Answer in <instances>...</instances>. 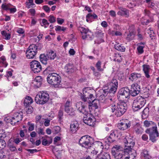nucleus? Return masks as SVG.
Wrapping results in <instances>:
<instances>
[{"label":"nucleus","mask_w":159,"mask_h":159,"mask_svg":"<svg viewBox=\"0 0 159 159\" xmlns=\"http://www.w3.org/2000/svg\"><path fill=\"white\" fill-rule=\"evenodd\" d=\"M47 80L49 84L53 85L55 87H57L61 85V77L56 73L49 74L47 77Z\"/></svg>","instance_id":"obj_1"},{"label":"nucleus","mask_w":159,"mask_h":159,"mask_svg":"<svg viewBox=\"0 0 159 159\" xmlns=\"http://www.w3.org/2000/svg\"><path fill=\"white\" fill-rule=\"evenodd\" d=\"M49 99V95L46 92H40L37 95L35 98V102L38 104L45 103Z\"/></svg>","instance_id":"obj_2"},{"label":"nucleus","mask_w":159,"mask_h":159,"mask_svg":"<svg viewBox=\"0 0 159 159\" xmlns=\"http://www.w3.org/2000/svg\"><path fill=\"white\" fill-rule=\"evenodd\" d=\"M146 100L141 96L137 97L134 101L132 109L134 111H137L141 108L145 104Z\"/></svg>","instance_id":"obj_3"},{"label":"nucleus","mask_w":159,"mask_h":159,"mask_svg":"<svg viewBox=\"0 0 159 159\" xmlns=\"http://www.w3.org/2000/svg\"><path fill=\"white\" fill-rule=\"evenodd\" d=\"M125 152L120 146L115 145L111 149V153L116 159H120Z\"/></svg>","instance_id":"obj_4"},{"label":"nucleus","mask_w":159,"mask_h":159,"mask_svg":"<svg viewBox=\"0 0 159 159\" xmlns=\"http://www.w3.org/2000/svg\"><path fill=\"white\" fill-rule=\"evenodd\" d=\"M93 139L88 135L82 137L79 141L80 145L82 147L88 148L91 146V141Z\"/></svg>","instance_id":"obj_5"},{"label":"nucleus","mask_w":159,"mask_h":159,"mask_svg":"<svg viewBox=\"0 0 159 159\" xmlns=\"http://www.w3.org/2000/svg\"><path fill=\"white\" fill-rule=\"evenodd\" d=\"M146 132L149 134L150 139L153 142H155L157 140V138L159 134L157 130V127L154 126L152 128L147 129Z\"/></svg>","instance_id":"obj_6"},{"label":"nucleus","mask_w":159,"mask_h":159,"mask_svg":"<svg viewBox=\"0 0 159 159\" xmlns=\"http://www.w3.org/2000/svg\"><path fill=\"white\" fill-rule=\"evenodd\" d=\"M37 52V47L35 44L30 45L26 50V56L28 59H33Z\"/></svg>","instance_id":"obj_7"},{"label":"nucleus","mask_w":159,"mask_h":159,"mask_svg":"<svg viewBox=\"0 0 159 159\" xmlns=\"http://www.w3.org/2000/svg\"><path fill=\"white\" fill-rule=\"evenodd\" d=\"M84 123L90 126H93L95 124L96 120L93 116L90 113L86 115L83 118Z\"/></svg>","instance_id":"obj_8"},{"label":"nucleus","mask_w":159,"mask_h":159,"mask_svg":"<svg viewBox=\"0 0 159 159\" xmlns=\"http://www.w3.org/2000/svg\"><path fill=\"white\" fill-rule=\"evenodd\" d=\"M31 68L34 73H38L42 70V66L40 63L35 60H33L30 63Z\"/></svg>","instance_id":"obj_9"},{"label":"nucleus","mask_w":159,"mask_h":159,"mask_svg":"<svg viewBox=\"0 0 159 159\" xmlns=\"http://www.w3.org/2000/svg\"><path fill=\"white\" fill-rule=\"evenodd\" d=\"M140 91V86L137 83L131 85L129 90L130 94L132 96L135 97L139 93Z\"/></svg>","instance_id":"obj_10"},{"label":"nucleus","mask_w":159,"mask_h":159,"mask_svg":"<svg viewBox=\"0 0 159 159\" xmlns=\"http://www.w3.org/2000/svg\"><path fill=\"white\" fill-rule=\"evenodd\" d=\"M127 108V104L125 102H122L118 105V108L117 111V116L120 117L125 112Z\"/></svg>","instance_id":"obj_11"},{"label":"nucleus","mask_w":159,"mask_h":159,"mask_svg":"<svg viewBox=\"0 0 159 159\" xmlns=\"http://www.w3.org/2000/svg\"><path fill=\"white\" fill-rule=\"evenodd\" d=\"M131 126L130 122L128 120L126 119H122L118 125V128L122 130H124L130 127Z\"/></svg>","instance_id":"obj_12"},{"label":"nucleus","mask_w":159,"mask_h":159,"mask_svg":"<svg viewBox=\"0 0 159 159\" xmlns=\"http://www.w3.org/2000/svg\"><path fill=\"white\" fill-rule=\"evenodd\" d=\"M135 32L134 27H130L129 29V33L125 35L126 39L130 41L133 40L135 36Z\"/></svg>","instance_id":"obj_13"},{"label":"nucleus","mask_w":159,"mask_h":159,"mask_svg":"<svg viewBox=\"0 0 159 159\" xmlns=\"http://www.w3.org/2000/svg\"><path fill=\"white\" fill-rule=\"evenodd\" d=\"M42 80L43 79L41 76H37L34 80H33L32 84H33L34 88H38L41 85Z\"/></svg>","instance_id":"obj_14"},{"label":"nucleus","mask_w":159,"mask_h":159,"mask_svg":"<svg viewBox=\"0 0 159 159\" xmlns=\"http://www.w3.org/2000/svg\"><path fill=\"white\" fill-rule=\"evenodd\" d=\"M79 128V125L77 121H72L70 124V130L73 134L75 133Z\"/></svg>","instance_id":"obj_15"},{"label":"nucleus","mask_w":159,"mask_h":159,"mask_svg":"<svg viewBox=\"0 0 159 159\" xmlns=\"http://www.w3.org/2000/svg\"><path fill=\"white\" fill-rule=\"evenodd\" d=\"M89 90L88 88H85L83 89V93H81L80 96L81 99L84 102L87 101L88 96H89Z\"/></svg>","instance_id":"obj_16"},{"label":"nucleus","mask_w":159,"mask_h":159,"mask_svg":"<svg viewBox=\"0 0 159 159\" xmlns=\"http://www.w3.org/2000/svg\"><path fill=\"white\" fill-rule=\"evenodd\" d=\"M118 87L116 86H108L107 87H104L103 91L104 92H107L109 93H114L116 91Z\"/></svg>","instance_id":"obj_17"},{"label":"nucleus","mask_w":159,"mask_h":159,"mask_svg":"<svg viewBox=\"0 0 159 159\" xmlns=\"http://www.w3.org/2000/svg\"><path fill=\"white\" fill-rule=\"evenodd\" d=\"M120 10L117 12V14L121 16L128 17L129 16V10L125 8H120Z\"/></svg>","instance_id":"obj_18"},{"label":"nucleus","mask_w":159,"mask_h":159,"mask_svg":"<svg viewBox=\"0 0 159 159\" xmlns=\"http://www.w3.org/2000/svg\"><path fill=\"white\" fill-rule=\"evenodd\" d=\"M143 68L145 76L148 78H149L150 77L149 72L151 69L150 66L148 65L144 64L143 65Z\"/></svg>","instance_id":"obj_19"},{"label":"nucleus","mask_w":159,"mask_h":159,"mask_svg":"<svg viewBox=\"0 0 159 159\" xmlns=\"http://www.w3.org/2000/svg\"><path fill=\"white\" fill-rule=\"evenodd\" d=\"M66 72L68 74L73 72L74 71V67L72 64H68L65 67Z\"/></svg>","instance_id":"obj_20"},{"label":"nucleus","mask_w":159,"mask_h":159,"mask_svg":"<svg viewBox=\"0 0 159 159\" xmlns=\"http://www.w3.org/2000/svg\"><path fill=\"white\" fill-rule=\"evenodd\" d=\"M119 92L127 98L129 97L130 94L129 89L128 87L121 89Z\"/></svg>","instance_id":"obj_21"},{"label":"nucleus","mask_w":159,"mask_h":159,"mask_svg":"<svg viewBox=\"0 0 159 159\" xmlns=\"http://www.w3.org/2000/svg\"><path fill=\"white\" fill-rule=\"evenodd\" d=\"M141 77V74L140 73H133L131 74L129 79L132 81L137 80Z\"/></svg>","instance_id":"obj_22"},{"label":"nucleus","mask_w":159,"mask_h":159,"mask_svg":"<svg viewBox=\"0 0 159 159\" xmlns=\"http://www.w3.org/2000/svg\"><path fill=\"white\" fill-rule=\"evenodd\" d=\"M134 131L137 134H142L143 131V129L140 125L137 124L134 127Z\"/></svg>","instance_id":"obj_23"},{"label":"nucleus","mask_w":159,"mask_h":159,"mask_svg":"<svg viewBox=\"0 0 159 159\" xmlns=\"http://www.w3.org/2000/svg\"><path fill=\"white\" fill-rule=\"evenodd\" d=\"M125 144V148L124 149V151L126 152L129 154H130V153L131 154V152L133 150L132 149L133 147L130 146V144L128 143H124Z\"/></svg>","instance_id":"obj_24"},{"label":"nucleus","mask_w":159,"mask_h":159,"mask_svg":"<svg viewBox=\"0 0 159 159\" xmlns=\"http://www.w3.org/2000/svg\"><path fill=\"white\" fill-rule=\"evenodd\" d=\"M40 61L43 64L46 65L47 63L48 60H49L47 55L42 54L40 55L39 57Z\"/></svg>","instance_id":"obj_25"},{"label":"nucleus","mask_w":159,"mask_h":159,"mask_svg":"<svg viewBox=\"0 0 159 159\" xmlns=\"http://www.w3.org/2000/svg\"><path fill=\"white\" fill-rule=\"evenodd\" d=\"M141 155L145 159H150L151 158L149 152L147 150L144 149L141 152Z\"/></svg>","instance_id":"obj_26"},{"label":"nucleus","mask_w":159,"mask_h":159,"mask_svg":"<svg viewBox=\"0 0 159 159\" xmlns=\"http://www.w3.org/2000/svg\"><path fill=\"white\" fill-rule=\"evenodd\" d=\"M118 105H119L118 104H116L115 103L112 104L110 105L112 112L114 113V114L116 116L117 114V111H118L117 110Z\"/></svg>","instance_id":"obj_27"},{"label":"nucleus","mask_w":159,"mask_h":159,"mask_svg":"<svg viewBox=\"0 0 159 159\" xmlns=\"http://www.w3.org/2000/svg\"><path fill=\"white\" fill-rule=\"evenodd\" d=\"M79 30L80 31L82 35V38H84L85 37V35L87 34V32L89 30L88 29L85 28L84 27H80Z\"/></svg>","instance_id":"obj_28"},{"label":"nucleus","mask_w":159,"mask_h":159,"mask_svg":"<svg viewBox=\"0 0 159 159\" xmlns=\"http://www.w3.org/2000/svg\"><path fill=\"white\" fill-rule=\"evenodd\" d=\"M46 55L48 59L50 60H54L56 56V53L52 50L47 52Z\"/></svg>","instance_id":"obj_29"},{"label":"nucleus","mask_w":159,"mask_h":159,"mask_svg":"<svg viewBox=\"0 0 159 159\" xmlns=\"http://www.w3.org/2000/svg\"><path fill=\"white\" fill-rule=\"evenodd\" d=\"M65 111L70 116H73L75 115V110L72 107L65 108Z\"/></svg>","instance_id":"obj_30"},{"label":"nucleus","mask_w":159,"mask_h":159,"mask_svg":"<svg viewBox=\"0 0 159 159\" xmlns=\"http://www.w3.org/2000/svg\"><path fill=\"white\" fill-rule=\"evenodd\" d=\"M33 102V101L32 98L29 96H27L25 98L24 101V106H30Z\"/></svg>","instance_id":"obj_31"},{"label":"nucleus","mask_w":159,"mask_h":159,"mask_svg":"<svg viewBox=\"0 0 159 159\" xmlns=\"http://www.w3.org/2000/svg\"><path fill=\"white\" fill-rule=\"evenodd\" d=\"M114 48L116 50L122 52L125 51V47L119 43H116L114 45Z\"/></svg>","instance_id":"obj_32"},{"label":"nucleus","mask_w":159,"mask_h":159,"mask_svg":"<svg viewBox=\"0 0 159 159\" xmlns=\"http://www.w3.org/2000/svg\"><path fill=\"white\" fill-rule=\"evenodd\" d=\"M8 64L6 61V59L4 57L2 56L0 58V67H6Z\"/></svg>","instance_id":"obj_33"},{"label":"nucleus","mask_w":159,"mask_h":159,"mask_svg":"<svg viewBox=\"0 0 159 159\" xmlns=\"http://www.w3.org/2000/svg\"><path fill=\"white\" fill-rule=\"evenodd\" d=\"M99 159H111L109 154L105 152H101L99 155Z\"/></svg>","instance_id":"obj_34"},{"label":"nucleus","mask_w":159,"mask_h":159,"mask_svg":"<svg viewBox=\"0 0 159 159\" xmlns=\"http://www.w3.org/2000/svg\"><path fill=\"white\" fill-rule=\"evenodd\" d=\"M124 143H128L130 144V146L134 147L135 144L134 142L133 141V140L131 138H127L126 137L125 138L124 140Z\"/></svg>","instance_id":"obj_35"},{"label":"nucleus","mask_w":159,"mask_h":159,"mask_svg":"<svg viewBox=\"0 0 159 159\" xmlns=\"http://www.w3.org/2000/svg\"><path fill=\"white\" fill-rule=\"evenodd\" d=\"M21 112H16L14 114L13 116L16 118V120H18L17 121H21L23 118Z\"/></svg>","instance_id":"obj_36"},{"label":"nucleus","mask_w":159,"mask_h":159,"mask_svg":"<svg viewBox=\"0 0 159 159\" xmlns=\"http://www.w3.org/2000/svg\"><path fill=\"white\" fill-rule=\"evenodd\" d=\"M7 147L9 150L12 152H14L16 151L17 149L16 147L14 146V143L9 142L7 144Z\"/></svg>","instance_id":"obj_37"},{"label":"nucleus","mask_w":159,"mask_h":159,"mask_svg":"<svg viewBox=\"0 0 159 159\" xmlns=\"http://www.w3.org/2000/svg\"><path fill=\"white\" fill-rule=\"evenodd\" d=\"M85 37L82 38L83 39H87L88 40H92L93 38V34L90 30L87 32V34L85 35Z\"/></svg>","instance_id":"obj_38"},{"label":"nucleus","mask_w":159,"mask_h":159,"mask_svg":"<svg viewBox=\"0 0 159 159\" xmlns=\"http://www.w3.org/2000/svg\"><path fill=\"white\" fill-rule=\"evenodd\" d=\"M49 139L48 140L46 139H44L42 141V144L44 146L48 145L50 144L52 142V139L50 137L49 138Z\"/></svg>","instance_id":"obj_39"},{"label":"nucleus","mask_w":159,"mask_h":159,"mask_svg":"<svg viewBox=\"0 0 159 159\" xmlns=\"http://www.w3.org/2000/svg\"><path fill=\"white\" fill-rule=\"evenodd\" d=\"M108 86L118 87V82L117 79L113 78L111 81L108 83Z\"/></svg>","instance_id":"obj_40"},{"label":"nucleus","mask_w":159,"mask_h":159,"mask_svg":"<svg viewBox=\"0 0 159 159\" xmlns=\"http://www.w3.org/2000/svg\"><path fill=\"white\" fill-rule=\"evenodd\" d=\"M80 109H79V111L80 112L82 113L83 114H84L85 116L87 115L89 113H88V111L87 110V108L84 106L83 107H80Z\"/></svg>","instance_id":"obj_41"},{"label":"nucleus","mask_w":159,"mask_h":159,"mask_svg":"<svg viewBox=\"0 0 159 159\" xmlns=\"http://www.w3.org/2000/svg\"><path fill=\"white\" fill-rule=\"evenodd\" d=\"M1 33L2 35L5 37V39L8 40L11 38V34L7 32L6 31H2Z\"/></svg>","instance_id":"obj_42"},{"label":"nucleus","mask_w":159,"mask_h":159,"mask_svg":"<svg viewBox=\"0 0 159 159\" xmlns=\"http://www.w3.org/2000/svg\"><path fill=\"white\" fill-rule=\"evenodd\" d=\"M114 57L115 58L114 59V61L120 62L121 61L122 59L121 56L118 53H115Z\"/></svg>","instance_id":"obj_43"},{"label":"nucleus","mask_w":159,"mask_h":159,"mask_svg":"<svg viewBox=\"0 0 159 159\" xmlns=\"http://www.w3.org/2000/svg\"><path fill=\"white\" fill-rule=\"evenodd\" d=\"M114 140V139L110 136L107 137L104 139V141L107 143H112Z\"/></svg>","instance_id":"obj_44"},{"label":"nucleus","mask_w":159,"mask_h":159,"mask_svg":"<svg viewBox=\"0 0 159 159\" xmlns=\"http://www.w3.org/2000/svg\"><path fill=\"white\" fill-rule=\"evenodd\" d=\"M27 7L28 8L30 7H33L35 5L33 2V0H29V2H26Z\"/></svg>","instance_id":"obj_45"},{"label":"nucleus","mask_w":159,"mask_h":159,"mask_svg":"<svg viewBox=\"0 0 159 159\" xmlns=\"http://www.w3.org/2000/svg\"><path fill=\"white\" fill-rule=\"evenodd\" d=\"M118 99L119 101H124V100H125L126 97L124 96L119 92L118 94L117 95Z\"/></svg>","instance_id":"obj_46"},{"label":"nucleus","mask_w":159,"mask_h":159,"mask_svg":"<svg viewBox=\"0 0 159 159\" xmlns=\"http://www.w3.org/2000/svg\"><path fill=\"white\" fill-rule=\"evenodd\" d=\"M60 130L61 128L59 126H56L53 128L52 131L55 134H57L59 133Z\"/></svg>","instance_id":"obj_47"},{"label":"nucleus","mask_w":159,"mask_h":159,"mask_svg":"<svg viewBox=\"0 0 159 159\" xmlns=\"http://www.w3.org/2000/svg\"><path fill=\"white\" fill-rule=\"evenodd\" d=\"M92 14L90 13L88 14L86 16V20L88 22H91L93 20Z\"/></svg>","instance_id":"obj_48"},{"label":"nucleus","mask_w":159,"mask_h":159,"mask_svg":"<svg viewBox=\"0 0 159 159\" xmlns=\"http://www.w3.org/2000/svg\"><path fill=\"white\" fill-rule=\"evenodd\" d=\"M26 112L27 114H30L32 113L33 110V107L31 106H25Z\"/></svg>","instance_id":"obj_49"},{"label":"nucleus","mask_w":159,"mask_h":159,"mask_svg":"<svg viewBox=\"0 0 159 159\" xmlns=\"http://www.w3.org/2000/svg\"><path fill=\"white\" fill-rule=\"evenodd\" d=\"M144 46H142L140 45H139L138 47L137 48V49L139 53V54H141L143 52V48H144Z\"/></svg>","instance_id":"obj_50"},{"label":"nucleus","mask_w":159,"mask_h":159,"mask_svg":"<svg viewBox=\"0 0 159 159\" xmlns=\"http://www.w3.org/2000/svg\"><path fill=\"white\" fill-rule=\"evenodd\" d=\"M101 62L99 61L96 63V67L97 68V69L99 71H103V69L101 68Z\"/></svg>","instance_id":"obj_51"},{"label":"nucleus","mask_w":159,"mask_h":159,"mask_svg":"<svg viewBox=\"0 0 159 159\" xmlns=\"http://www.w3.org/2000/svg\"><path fill=\"white\" fill-rule=\"evenodd\" d=\"M12 117L10 116H7L4 118V120L7 123H10L11 125L12 122Z\"/></svg>","instance_id":"obj_52"},{"label":"nucleus","mask_w":159,"mask_h":159,"mask_svg":"<svg viewBox=\"0 0 159 159\" xmlns=\"http://www.w3.org/2000/svg\"><path fill=\"white\" fill-rule=\"evenodd\" d=\"M66 29V28L63 26H56L55 30L56 31H64Z\"/></svg>","instance_id":"obj_53"},{"label":"nucleus","mask_w":159,"mask_h":159,"mask_svg":"<svg viewBox=\"0 0 159 159\" xmlns=\"http://www.w3.org/2000/svg\"><path fill=\"white\" fill-rule=\"evenodd\" d=\"M42 23L43 25H41L42 26H44L45 28H46L49 25V23L48 22L47 20L45 19H43L42 20Z\"/></svg>","instance_id":"obj_54"},{"label":"nucleus","mask_w":159,"mask_h":159,"mask_svg":"<svg viewBox=\"0 0 159 159\" xmlns=\"http://www.w3.org/2000/svg\"><path fill=\"white\" fill-rule=\"evenodd\" d=\"M48 20L50 23H53L56 21V18L52 15H50L48 17Z\"/></svg>","instance_id":"obj_55"},{"label":"nucleus","mask_w":159,"mask_h":159,"mask_svg":"<svg viewBox=\"0 0 159 159\" xmlns=\"http://www.w3.org/2000/svg\"><path fill=\"white\" fill-rule=\"evenodd\" d=\"M93 74L95 77L97 79H99L101 78V76L100 73L97 71L94 72Z\"/></svg>","instance_id":"obj_56"},{"label":"nucleus","mask_w":159,"mask_h":159,"mask_svg":"<svg viewBox=\"0 0 159 159\" xmlns=\"http://www.w3.org/2000/svg\"><path fill=\"white\" fill-rule=\"evenodd\" d=\"M126 152H125L120 159H129L131 157Z\"/></svg>","instance_id":"obj_57"},{"label":"nucleus","mask_w":159,"mask_h":159,"mask_svg":"<svg viewBox=\"0 0 159 159\" xmlns=\"http://www.w3.org/2000/svg\"><path fill=\"white\" fill-rule=\"evenodd\" d=\"M96 36L99 39H101L103 36V34L102 32H98L96 33Z\"/></svg>","instance_id":"obj_58"},{"label":"nucleus","mask_w":159,"mask_h":159,"mask_svg":"<svg viewBox=\"0 0 159 159\" xmlns=\"http://www.w3.org/2000/svg\"><path fill=\"white\" fill-rule=\"evenodd\" d=\"M46 70L47 71H48L50 72H54L55 71L54 68L51 66H48V67L46 69Z\"/></svg>","instance_id":"obj_59"},{"label":"nucleus","mask_w":159,"mask_h":159,"mask_svg":"<svg viewBox=\"0 0 159 159\" xmlns=\"http://www.w3.org/2000/svg\"><path fill=\"white\" fill-rule=\"evenodd\" d=\"M12 122L11 123V125H15L18 122L20 121H17L18 120H16V118L14 117V116L12 117Z\"/></svg>","instance_id":"obj_60"},{"label":"nucleus","mask_w":159,"mask_h":159,"mask_svg":"<svg viewBox=\"0 0 159 159\" xmlns=\"http://www.w3.org/2000/svg\"><path fill=\"white\" fill-rule=\"evenodd\" d=\"M83 106L84 105L82 104V102H77L76 104V107L78 110H79V109L81 108L80 107H83Z\"/></svg>","instance_id":"obj_61"},{"label":"nucleus","mask_w":159,"mask_h":159,"mask_svg":"<svg viewBox=\"0 0 159 159\" xmlns=\"http://www.w3.org/2000/svg\"><path fill=\"white\" fill-rule=\"evenodd\" d=\"M89 97H88V98H87V99H90L91 100H92V102L93 103L94 102H95L96 100L94 99V97L93 94H90L89 95Z\"/></svg>","instance_id":"obj_62"},{"label":"nucleus","mask_w":159,"mask_h":159,"mask_svg":"<svg viewBox=\"0 0 159 159\" xmlns=\"http://www.w3.org/2000/svg\"><path fill=\"white\" fill-rule=\"evenodd\" d=\"M6 156L5 153L2 149L0 150V159H2Z\"/></svg>","instance_id":"obj_63"},{"label":"nucleus","mask_w":159,"mask_h":159,"mask_svg":"<svg viewBox=\"0 0 159 159\" xmlns=\"http://www.w3.org/2000/svg\"><path fill=\"white\" fill-rule=\"evenodd\" d=\"M64 20L63 19L59 18H57V22L59 24H62L64 22Z\"/></svg>","instance_id":"obj_64"}]
</instances>
